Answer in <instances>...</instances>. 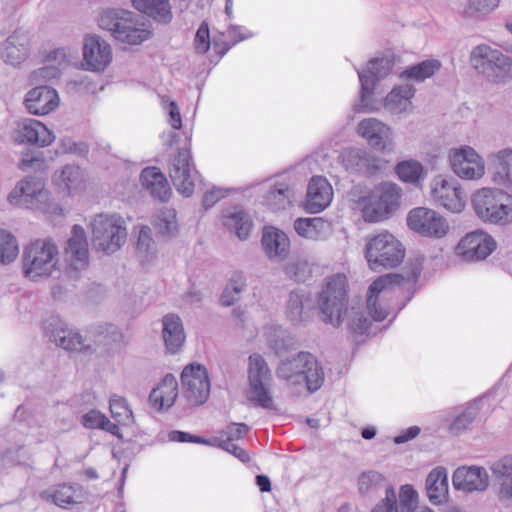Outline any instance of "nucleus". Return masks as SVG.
I'll return each instance as SVG.
<instances>
[{"mask_svg":"<svg viewBox=\"0 0 512 512\" xmlns=\"http://www.w3.org/2000/svg\"><path fill=\"white\" fill-rule=\"evenodd\" d=\"M384 481V476L377 471L363 472L358 479L359 491L367 493L378 488Z\"/></svg>","mask_w":512,"mask_h":512,"instance_id":"obj_59","label":"nucleus"},{"mask_svg":"<svg viewBox=\"0 0 512 512\" xmlns=\"http://www.w3.org/2000/svg\"><path fill=\"white\" fill-rule=\"evenodd\" d=\"M83 61L89 71H104L112 61L111 46L97 35L86 36L83 44Z\"/></svg>","mask_w":512,"mask_h":512,"instance_id":"obj_24","label":"nucleus"},{"mask_svg":"<svg viewBox=\"0 0 512 512\" xmlns=\"http://www.w3.org/2000/svg\"><path fill=\"white\" fill-rule=\"evenodd\" d=\"M58 247L50 239H38L24 248L22 257L23 275L37 282L58 270Z\"/></svg>","mask_w":512,"mask_h":512,"instance_id":"obj_7","label":"nucleus"},{"mask_svg":"<svg viewBox=\"0 0 512 512\" xmlns=\"http://www.w3.org/2000/svg\"><path fill=\"white\" fill-rule=\"evenodd\" d=\"M18 254L19 245L16 237L8 230L0 228V264L14 262Z\"/></svg>","mask_w":512,"mask_h":512,"instance_id":"obj_50","label":"nucleus"},{"mask_svg":"<svg viewBox=\"0 0 512 512\" xmlns=\"http://www.w3.org/2000/svg\"><path fill=\"white\" fill-rule=\"evenodd\" d=\"M293 227L302 238L310 241H325L333 234L332 223L322 217L297 218Z\"/></svg>","mask_w":512,"mask_h":512,"instance_id":"obj_35","label":"nucleus"},{"mask_svg":"<svg viewBox=\"0 0 512 512\" xmlns=\"http://www.w3.org/2000/svg\"><path fill=\"white\" fill-rule=\"evenodd\" d=\"M133 7L155 21L168 24L173 19L170 0H131Z\"/></svg>","mask_w":512,"mask_h":512,"instance_id":"obj_41","label":"nucleus"},{"mask_svg":"<svg viewBox=\"0 0 512 512\" xmlns=\"http://www.w3.org/2000/svg\"><path fill=\"white\" fill-rule=\"evenodd\" d=\"M9 204L16 207L39 210L51 216L61 215L62 207L50 198L44 182L37 177L20 180L7 196Z\"/></svg>","mask_w":512,"mask_h":512,"instance_id":"obj_6","label":"nucleus"},{"mask_svg":"<svg viewBox=\"0 0 512 512\" xmlns=\"http://www.w3.org/2000/svg\"><path fill=\"white\" fill-rule=\"evenodd\" d=\"M357 134L376 151L393 153L396 142L393 129L377 118H365L356 127Z\"/></svg>","mask_w":512,"mask_h":512,"instance_id":"obj_20","label":"nucleus"},{"mask_svg":"<svg viewBox=\"0 0 512 512\" xmlns=\"http://www.w3.org/2000/svg\"><path fill=\"white\" fill-rule=\"evenodd\" d=\"M496 159L500 169L495 180L501 185L512 184V146L499 150Z\"/></svg>","mask_w":512,"mask_h":512,"instance_id":"obj_54","label":"nucleus"},{"mask_svg":"<svg viewBox=\"0 0 512 512\" xmlns=\"http://www.w3.org/2000/svg\"><path fill=\"white\" fill-rule=\"evenodd\" d=\"M76 56V51L71 48H57L49 52L45 58L47 63L56 64L60 67V72L72 61Z\"/></svg>","mask_w":512,"mask_h":512,"instance_id":"obj_56","label":"nucleus"},{"mask_svg":"<svg viewBox=\"0 0 512 512\" xmlns=\"http://www.w3.org/2000/svg\"><path fill=\"white\" fill-rule=\"evenodd\" d=\"M350 196L361 207L365 221L379 222L387 219L398 208L400 189L394 183L382 182L367 192L354 187Z\"/></svg>","mask_w":512,"mask_h":512,"instance_id":"obj_3","label":"nucleus"},{"mask_svg":"<svg viewBox=\"0 0 512 512\" xmlns=\"http://www.w3.org/2000/svg\"><path fill=\"white\" fill-rule=\"evenodd\" d=\"M43 327L49 339L64 350L91 354L92 344L88 342V337L68 330L67 325L58 316L52 315L45 319Z\"/></svg>","mask_w":512,"mask_h":512,"instance_id":"obj_17","label":"nucleus"},{"mask_svg":"<svg viewBox=\"0 0 512 512\" xmlns=\"http://www.w3.org/2000/svg\"><path fill=\"white\" fill-rule=\"evenodd\" d=\"M313 307L314 301L309 290H292L287 304V317L293 324H299Z\"/></svg>","mask_w":512,"mask_h":512,"instance_id":"obj_40","label":"nucleus"},{"mask_svg":"<svg viewBox=\"0 0 512 512\" xmlns=\"http://www.w3.org/2000/svg\"><path fill=\"white\" fill-rule=\"evenodd\" d=\"M88 342L92 344L91 354L98 350L115 353L126 345L120 328L110 323L96 326L95 330L90 332Z\"/></svg>","mask_w":512,"mask_h":512,"instance_id":"obj_28","label":"nucleus"},{"mask_svg":"<svg viewBox=\"0 0 512 512\" xmlns=\"http://www.w3.org/2000/svg\"><path fill=\"white\" fill-rule=\"evenodd\" d=\"M339 159L350 174L374 176L383 169L382 159L366 148H345L341 151Z\"/></svg>","mask_w":512,"mask_h":512,"instance_id":"obj_22","label":"nucleus"},{"mask_svg":"<svg viewBox=\"0 0 512 512\" xmlns=\"http://www.w3.org/2000/svg\"><path fill=\"white\" fill-rule=\"evenodd\" d=\"M251 37H253V33L246 27L229 25L227 30L220 34L219 38H214L213 49L219 57H223L232 46Z\"/></svg>","mask_w":512,"mask_h":512,"instance_id":"obj_44","label":"nucleus"},{"mask_svg":"<svg viewBox=\"0 0 512 512\" xmlns=\"http://www.w3.org/2000/svg\"><path fill=\"white\" fill-rule=\"evenodd\" d=\"M441 68V62L437 59H427L404 69L399 78L417 83L431 78Z\"/></svg>","mask_w":512,"mask_h":512,"instance_id":"obj_46","label":"nucleus"},{"mask_svg":"<svg viewBox=\"0 0 512 512\" xmlns=\"http://www.w3.org/2000/svg\"><path fill=\"white\" fill-rule=\"evenodd\" d=\"M65 273L71 279H77L89 265V249L85 229L74 225L64 248Z\"/></svg>","mask_w":512,"mask_h":512,"instance_id":"obj_15","label":"nucleus"},{"mask_svg":"<svg viewBox=\"0 0 512 512\" xmlns=\"http://www.w3.org/2000/svg\"><path fill=\"white\" fill-rule=\"evenodd\" d=\"M249 400L258 406L274 410V402L270 393L272 375L266 360L257 353L249 356L248 367Z\"/></svg>","mask_w":512,"mask_h":512,"instance_id":"obj_11","label":"nucleus"},{"mask_svg":"<svg viewBox=\"0 0 512 512\" xmlns=\"http://www.w3.org/2000/svg\"><path fill=\"white\" fill-rule=\"evenodd\" d=\"M140 182L142 187L151 195L155 200L160 202H167L172 194L170 185L157 167H146L140 174Z\"/></svg>","mask_w":512,"mask_h":512,"instance_id":"obj_36","label":"nucleus"},{"mask_svg":"<svg viewBox=\"0 0 512 512\" xmlns=\"http://www.w3.org/2000/svg\"><path fill=\"white\" fill-rule=\"evenodd\" d=\"M469 62L478 74L490 82L500 84L512 79V57L488 44L473 47Z\"/></svg>","mask_w":512,"mask_h":512,"instance_id":"obj_8","label":"nucleus"},{"mask_svg":"<svg viewBox=\"0 0 512 512\" xmlns=\"http://www.w3.org/2000/svg\"><path fill=\"white\" fill-rule=\"evenodd\" d=\"M417 497V492L411 485H403L399 494L400 512H415Z\"/></svg>","mask_w":512,"mask_h":512,"instance_id":"obj_58","label":"nucleus"},{"mask_svg":"<svg viewBox=\"0 0 512 512\" xmlns=\"http://www.w3.org/2000/svg\"><path fill=\"white\" fill-rule=\"evenodd\" d=\"M406 222L411 231L430 239H442L450 230L446 217L428 207L411 209L407 214Z\"/></svg>","mask_w":512,"mask_h":512,"instance_id":"obj_13","label":"nucleus"},{"mask_svg":"<svg viewBox=\"0 0 512 512\" xmlns=\"http://www.w3.org/2000/svg\"><path fill=\"white\" fill-rule=\"evenodd\" d=\"M112 417L123 426L134 423L133 412L124 397L112 395L109 400Z\"/></svg>","mask_w":512,"mask_h":512,"instance_id":"obj_52","label":"nucleus"},{"mask_svg":"<svg viewBox=\"0 0 512 512\" xmlns=\"http://www.w3.org/2000/svg\"><path fill=\"white\" fill-rule=\"evenodd\" d=\"M91 239L97 252L112 255L126 243V220L118 213L96 214L89 223Z\"/></svg>","mask_w":512,"mask_h":512,"instance_id":"obj_4","label":"nucleus"},{"mask_svg":"<svg viewBox=\"0 0 512 512\" xmlns=\"http://www.w3.org/2000/svg\"><path fill=\"white\" fill-rule=\"evenodd\" d=\"M229 193V189L217 187V186H211L210 188H207L203 195V206L205 209H209L212 206H214L218 201L225 198Z\"/></svg>","mask_w":512,"mask_h":512,"instance_id":"obj_64","label":"nucleus"},{"mask_svg":"<svg viewBox=\"0 0 512 512\" xmlns=\"http://www.w3.org/2000/svg\"><path fill=\"white\" fill-rule=\"evenodd\" d=\"M476 215L484 222L507 224L512 222V196L497 188H482L472 198Z\"/></svg>","mask_w":512,"mask_h":512,"instance_id":"obj_9","label":"nucleus"},{"mask_svg":"<svg viewBox=\"0 0 512 512\" xmlns=\"http://www.w3.org/2000/svg\"><path fill=\"white\" fill-rule=\"evenodd\" d=\"M43 166L44 159L40 152H27L19 162V168L23 171L40 170Z\"/></svg>","mask_w":512,"mask_h":512,"instance_id":"obj_62","label":"nucleus"},{"mask_svg":"<svg viewBox=\"0 0 512 512\" xmlns=\"http://www.w3.org/2000/svg\"><path fill=\"white\" fill-rule=\"evenodd\" d=\"M178 396V382L176 377L168 373L155 387L150 395V405L157 411L167 410L175 403Z\"/></svg>","mask_w":512,"mask_h":512,"instance_id":"obj_38","label":"nucleus"},{"mask_svg":"<svg viewBox=\"0 0 512 512\" xmlns=\"http://www.w3.org/2000/svg\"><path fill=\"white\" fill-rule=\"evenodd\" d=\"M182 395L194 406L204 404L210 394V382L206 368L189 364L181 373Z\"/></svg>","mask_w":512,"mask_h":512,"instance_id":"obj_19","label":"nucleus"},{"mask_svg":"<svg viewBox=\"0 0 512 512\" xmlns=\"http://www.w3.org/2000/svg\"><path fill=\"white\" fill-rule=\"evenodd\" d=\"M285 273L295 282L303 283L311 276V267L305 260H296L287 264Z\"/></svg>","mask_w":512,"mask_h":512,"instance_id":"obj_55","label":"nucleus"},{"mask_svg":"<svg viewBox=\"0 0 512 512\" xmlns=\"http://www.w3.org/2000/svg\"><path fill=\"white\" fill-rule=\"evenodd\" d=\"M393 66L391 58L381 57L371 59L366 68L358 70L361 89L359 101L354 105L355 111H372V94L376 84L390 74Z\"/></svg>","mask_w":512,"mask_h":512,"instance_id":"obj_12","label":"nucleus"},{"mask_svg":"<svg viewBox=\"0 0 512 512\" xmlns=\"http://www.w3.org/2000/svg\"><path fill=\"white\" fill-rule=\"evenodd\" d=\"M53 183L60 192L74 196L85 190L87 174L79 165L67 164L54 173Z\"/></svg>","mask_w":512,"mask_h":512,"instance_id":"obj_31","label":"nucleus"},{"mask_svg":"<svg viewBox=\"0 0 512 512\" xmlns=\"http://www.w3.org/2000/svg\"><path fill=\"white\" fill-rule=\"evenodd\" d=\"M278 378L290 386L305 387L309 393L318 391L325 379L322 365L310 352L301 351L281 360L276 370Z\"/></svg>","mask_w":512,"mask_h":512,"instance_id":"obj_2","label":"nucleus"},{"mask_svg":"<svg viewBox=\"0 0 512 512\" xmlns=\"http://www.w3.org/2000/svg\"><path fill=\"white\" fill-rule=\"evenodd\" d=\"M496 247V241L490 234L477 229L459 240L455 247V254L463 262L477 263L489 257Z\"/></svg>","mask_w":512,"mask_h":512,"instance_id":"obj_16","label":"nucleus"},{"mask_svg":"<svg viewBox=\"0 0 512 512\" xmlns=\"http://www.w3.org/2000/svg\"><path fill=\"white\" fill-rule=\"evenodd\" d=\"M500 0H468L464 8V16L481 20L499 6Z\"/></svg>","mask_w":512,"mask_h":512,"instance_id":"obj_53","label":"nucleus"},{"mask_svg":"<svg viewBox=\"0 0 512 512\" xmlns=\"http://www.w3.org/2000/svg\"><path fill=\"white\" fill-rule=\"evenodd\" d=\"M489 482L487 470L475 465L458 467L452 477L454 488L468 493L484 492L487 490Z\"/></svg>","mask_w":512,"mask_h":512,"instance_id":"obj_27","label":"nucleus"},{"mask_svg":"<svg viewBox=\"0 0 512 512\" xmlns=\"http://www.w3.org/2000/svg\"><path fill=\"white\" fill-rule=\"evenodd\" d=\"M405 249L401 242L388 231H382L366 242L365 257L371 270L394 268L404 259Z\"/></svg>","mask_w":512,"mask_h":512,"instance_id":"obj_10","label":"nucleus"},{"mask_svg":"<svg viewBox=\"0 0 512 512\" xmlns=\"http://www.w3.org/2000/svg\"><path fill=\"white\" fill-rule=\"evenodd\" d=\"M30 37L23 30H15L3 43L1 57L12 66L21 64L29 55Z\"/></svg>","mask_w":512,"mask_h":512,"instance_id":"obj_33","label":"nucleus"},{"mask_svg":"<svg viewBox=\"0 0 512 512\" xmlns=\"http://www.w3.org/2000/svg\"><path fill=\"white\" fill-rule=\"evenodd\" d=\"M295 193L296 181L290 174H285L269 184L263 202L272 211L284 210L292 204Z\"/></svg>","mask_w":512,"mask_h":512,"instance_id":"obj_25","label":"nucleus"},{"mask_svg":"<svg viewBox=\"0 0 512 512\" xmlns=\"http://www.w3.org/2000/svg\"><path fill=\"white\" fill-rule=\"evenodd\" d=\"M261 244L266 257L272 262H282L290 253V238L288 235L273 226L263 228Z\"/></svg>","mask_w":512,"mask_h":512,"instance_id":"obj_30","label":"nucleus"},{"mask_svg":"<svg viewBox=\"0 0 512 512\" xmlns=\"http://www.w3.org/2000/svg\"><path fill=\"white\" fill-rule=\"evenodd\" d=\"M211 46L210 30L206 22H202L198 27L195 38L194 48L198 54L206 53Z\"/></svg>","mask_w":512,"mask_h":512,"instance_id":"obj_60","label":"nucleus"},{"mask_svg":"<svg viewBox=\"0 0 512 512\" xmlns=\"http://www.w3.org/2000/svg\"><path fill=\"white\" fill-rule=\"evenodd\" d=\"M333 188L324 176H313L308 185L305 198V208L310 213L325 210L333 200Z\"/></svg>","mask_w":512,"mask_h":512,"instance_id":"obj_29","label":"nucleus"},{"mask_svg":"<svg viewBox=\"0 0 512 512\" xmlns=\"http://www.w3.org/2000/svg\"><path fill=\"white\" fill-rule=\"evenodd\" d=\"M421 274L419 265L415 264L403 274H387L377 278L368 288H393L394 286L407 287L417 283Z\"/></svg>","mask_w":512,"mask_h":512,"instance_id":"obj_45","label":"nucleus"},{"mask_svg":"<svg viewBox=\"0 0 512 512\" xmlns=\"http://www.w3.org/2000/svg\"><path fill=\"white\" fill-rule=\"evenodd\" d=\"M430 200L452 213H461L466 206V195L453 177L437 175L430 182Z\"/></svg>","mask_w":512,"mask_h":512,"instance_id":"obj_14","label":"nucleus"},{"mask_svg":"<svg viewBox=\"0 0 512 512\" xmlns=\"http://www.w3.org/2000/svg\"><path fill=\"white\" fill-rule=\"evenodd\" d=\"M449 161L453 172L462 179L478 180L485 174L484 159L470 146L451 149Z\"/></svg>","mask_w":512,"mask_h":512,"instance_id":"obj_21","label":"nucleus"},{"mask_svg":"<svg viewBox=\"0 0 512 512\" xmlns=\"http://www.w3.org/2000/svg\"><path fill=\"white\" fill-rule=\"evenodd\" d=\"M136 251L143 262H150L156 256L157 245L150 227L141 226L139 228Z\"/></svg>","mask_w":512,"mask_h":512,"instance_id":"obj_48","label":"nucleus"},{"mask_svg":"<svg viewBox=\"0 0 512 512\" xmlns=\"http://www.w3.org/2000/svg\"><path fill=\"white\" fill-rule=\"evenodd\" d=\"M155 228L163 236H174L178 231L176 211L173 208H163L154 219Z\"/></svg>","mask_w":512,"mask_h":512,"instance_id":"obj_49","label":"nucleus"},{"mask_svg":"<svg viewBox=\"0 0 512 512\" xmlns=\"http://www.w3.org/2000/svg\"><path fill=\"white\" fill-rule=\"evenodd\" d=\"M162 338L167 354L175 355L181 352L186 334L181 318L174 314L168 313L162 318Z\"/></svg>","mask_w":512,"mask_h":512,"instance_id":"obj_32","label":"nucleus"},{"mask_svg":"<svg viewBox=\"0 0 512 512\" xmlns=\"http://www.w3.org/2000/svg\"><path fill=\"white\" fill-rule=\"evenodd\" d=\"M480 411L479 401H474L459 414L451 423L449 430L454 435H460L470 428Z\"/></svg>","mask_w":512,"mask_h":512,"instance_id":"obj_51","label":"nucleus"},{"mask_svg":"<svg viewBox=\"0 0 512 512\" xmlns=\"http://www.w3.org/2000/svg\"><path fill=\"white\" fill-rule=\"evenodd\" d=\"M60 75V67L56 66V64L47 63V61L44 60V65L31 73L30 80L34 84H39L44 81L56 79Z\"/></svg>","mask_w":512,"mask_h":512,"instance_id":"obj_57","label":"nucleus"},{"mask_svg":"<svg viewBox=\"0 0 512 512\" xmlns=\"http://www.w3.org/2000/svg\"><path fill=\"white\" fill-rule=\"evenodd\" d=\"M394 170L402 182L416 187L420 185L426 175V171L422 163L415 159H407L398 162Z\"/></svg>","mask_w":512,"mask_h":512,"instance_id":"obj_47","label":"nucleus"},{"mask_svg":"<svg viewBox=\"0 0 512 512\" xmlns=\"http://www.w3.org/2000/svg\"><path fill=\"white\" fill-rule=\"evenodd\" d=\"M498 485L501 499H512V455H506L495 461L490 467Z\"/></svg>","mask_w":512,"mask_h":512,"instance_id":"obj_42","label":"nucleus"},{"mask_svg":"<svg viewBox=\"0 0 512 512\" xmlns=\"http://www.w3.org/2000/svg\"><path fill=\"white\" fill-rule=\"evenodd\" d=\"M58 151L60 153H70L78 156H84L88 153V146L84 142H76L70 137H64L59 141Z\"/></svg>","mask_w":512,"mask_h":512,"instance_id":"obj_61","label":"nucleus"},{"mask_svg":"<svg viewBox=\"0 0 512 512\" xmlns=\"http://www.w3.org/2000/svg\"><path fill=\"white\" fill-rule=\"evenodd\" d=\"M11 140L18 145H34L48 147L55 141V134L41 121L32 118H22L14 122Z\"/></svg>","mask_w":512,"mask_h":512,"instance_id":"obj_18","label":"nucleus"},{"mask_svg":"<svg viewBox=\"0 0 512 512\" xmlns=\"http://www.w3.org/2000/svg\"><path fill=\"white\" fill-rule=\"evenodd\" d=\"M40 497L60 508H67L82 502L83 489L79 484L64 483L42 491Z\"/></svg>","mask_w":512,"mask_h":512,"instance_id":"obj_37","label":"nucleus"},{"mask_svg":"<svg viewBox=\"0 0 512 512\" xmlns=\"http://www.w3.org/2000/svg\"><path fill=\"white\" fill-rule=\"evenodd\" d=\"M169 175L173 185L180 194L185 197L193 194L197 171L192 163L189 150L181 149L171 159Z\"/></svg>","mask_w":512,"mask_h":512,"instance_id":"obj_23","label":"nucleus"},{"mask_svg":"<svg viewBox=\"0 0 512 512\" xmlns=\"http://www.w3.org/2000/svg\"><path fill=\"white\" fill-rule=\"evenodd\" d=\"M60 98L58 92L47 85H37L30 89L24 98L27 112L35 116H45L56 110Z\"/></svg>","mask_w":512,"mask_h":512,"instance_id":"obj_26","label":"nucleus"},{"mask_svg":"<svg viewBox=\"0 0 512 512\" xmlns=\"http://www.w3.org/2000/svg\"><path fill=\"white\" fill-rule=\"evenodd\" d=\"M222 225L238 239L249 238L253 223L249 215L241 209H230L223 212L221 217Z\"/></svg>","mask_w":512,"mask_h":512,"instance_id":"obj_39","label":"nucleus"},{"mask_svg":"<svg viewBox=\"0 0 512 512\" xmlns=\"http://www.w3.org/2000/svg\"><path fill=\"white\" fill-rule=\"evenodd\" d=\"M426 490L430 502L441 504L448 497V476L446 469L437 467L433 469L426 479Z\"/></svg>","mask_w":512,"mask_h":512,"instance_id":"obj_43","label":"nucleus"},{"mask_svg":"<svg viewBox=\"0 0 512 512\" xmlns=\"http://www.w3.org/2000/svg\"><path fill=\"white\" fill-rule=\"evenodd\" d=\"M416 89L412 84L395 86L385 97L383 106L392 115L410 114L413 111V102Z\"/></svg>","mask_w":512,"mask_h":512,"instance_id":"obj_34","label":"nucleus"},{"mask_svg":"<svg viewBox=\"0 0 512 512\" xmlns=\"http://www.w3.org/2000/svg\"><path fill=\"white\" fill-rule=\"evenodd\" d=\"M100 28L109 31L112 36L122 43L139 45L148 40L151 32L144 28L137 16L129 10L120 8L104 9L99 16Z\"/></svg>","mask_w":512,"mask_h":512,"instance_id":"obj_5","label":"nucleus"},{"mask_svg":"<svg viewBox=\"0 0 512 512\" xmlns=\"http://www.w3.org/2000/svg\"><path fill=\"white\" fill-rule=\"evenodd\" d=\"M348 291L321 290L317 303L325 323L339 327L346 321L347 329L356 335L368 334L373 322H381L391 313L396 316L406 305L394 303L395 290H367L364 299Z\"/></svg>","mask_w":512,"mask_h":512,"instance_id":"obj_1","label":"nucleus"},{"mask_svg":"<svg viewBox=\"0 0 512 512\" xmlns=\"http://www.w3.org/2000/svg\"><path fill=\"white\" fill-rule=\"evenodd\" d=\"M371 512H398L396 492L393 487L386 489L385 498L379 502Z\"/></svg>","mask_w":512,"mask_h":512,"instance_id":"obj_63","label":"nucleus"}]
</instances>
